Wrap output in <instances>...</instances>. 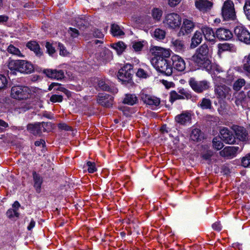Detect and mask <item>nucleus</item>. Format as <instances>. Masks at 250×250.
I'll list each match as a JSON object with an SVG mask.
<instances>
[{
  "label": "nucleus",
  "mask_w": 250,
  "mask_h": 250,
  "mask_svg": "<svg viewBox=\"0 0 250 250\" xmlns=\"http://www.w3.org/2000/svg\"><path fill=\"white\" fill-rule=\"evenodd\" d=\"M239 149V147L238 146H227L220 151V155L228 158L233 157Z\"/></svg>",
  "instance_id": "obj_20"
},
{
  "label": "nucleus",
  "mask_w": 250,
  "mask_h": 250,
  "mask_svg": "<svg viewBox=\"0 0 250 250\" xmlns=\"http://www.w3.org/2000/svg\"><path fill=\"white\" fill-rule=\"evenodd\" d=\"M184 98L181 94H179L175 91H172L170 93V99L169 100L171 103L174 102L176 100L183 99Z\"/></svg>",
  "instance_id": "obj_41"
},
{
  "label": "nucleus",
  "mask_w": 250,
  "mask_h": 250,
  "mask_svg": "<svg viewBox=\"0 0 250 250\" xmlns=\"http://www.w3.org/2000/svg\"><path fill=\"white\" fill-rule=\"evenodd\" d=\"M201 30V33L204 35L206 40L210 42L215 40V34L212 28L204 26L202 28Z\"/></svg>",
  "instance_id": "obj_25"
},
{
  "label": "nucleus",
  "mask_w": 250,
  "mask_h": 250,
  "mask_svg": "<svg viewBox=\"0 0 250 250\" xmlns=\"http://www.w3.org/2000/svg\"><path fill=\"white\" fill-rule=\"evenodd\" d=\"M7 84L6 78L3 75H0V90L5 88Z\"/></svg>",
  "instance_id": "obj_49"
},
{
  "label": "nucleus",
  "mask_w": 250,
  "mask_h": 250,
  "mask_svg": "<svg viewBox=\"0 0 250 250\" xmlns=\"http://www.w3.org/2000/svg\"><path fill=\"white\" fill-rule=\"evenodd\" d=\"M93 35L95 37L98 38H102L104 37V34L98 29H94Z\"/></svg>",
  "instance_id": "obj_60"
},
{
  "label": "nucleus",
  "mask_w": 250,
  "mask_h": 250,
  "mask_svg": "<svg viewBox=\"0 0 250 250\" xmlns=\"http://www.w3.org/2000/svg\"><path fill=\"white\" fill-rule=\"evenodd\" d=\"M138 98L135 94H126L125 95L123 103L129 105H133L137 103Z\"/></svg>",
  "instance_id": "obj_28"
},
{
  "label": "nucleus",
  "mask_w": 250,
  "mask_h": 250,
  "mask_svg": "<svg viewBox=\"0 0 250 250\" xmlns=\"http://www.w3.org/2000/svg\"><path fill=\"white\" fill-rule=\"evenodd\" d=\"M172 44L178 51H182L184 50L185 46L183 41L179 40H175L172 41Z\"/></svg>",
  "instance_id": "obj_36"
},
{
  "label": "nucleus",
  "mask_w": 250,
  "mask_h": 250,
  "mask_svg": "<svg viewBox=\"0 0 250 250\" xmlns=\"http://www.w3.org/2000/svg\"><path fill=\"white\" fill-rule=\"evenodd\" d=\"M188 83L191 88L197 93H202L209 87V83L207 81H197L193 78H190Z\"/></svg>",
  "instance_id": "obj_9"
},
{
  "label": "nucleus",
  "mask_w": 250,
  "mask_h": 250,
  "mask_svg": "<svg viewBox=\"0 0 250 250\" xmlns=\"http://www.w3.org/2000/svg\"><path fill=\"white\" fill-rule=\"evenodd\" d=\"M235 135L239 140L244 141L248 139V134L245 128L240 126L233 127Z\"/></svg>",
  "instance_id": "obj_19"
},
{
  "label": "nucleus",
  "mask_w": 250,
  "mask_h": 250,
  "mask_svg": "<svg viewBox=\"0 0 250 250\" xmlns=\"http://www.w3.org/2000/svg\"><path fill=\"white\" fill-rule=\"evenodd\" d=\"M222 15L225 21L234 20L236 18L234 6L230 0H227L222 8Z\"/></svg>",
  "instance_id": "obj_4"
},
{
  "label": "nucleus",
  "mask_w": 250,
  "mask_h": 250,
  "mask_svg": "<svg viewBox=\"0 0 250 250\" xmlns=\"http://www.w3.org/2000/svg\"><path fill=\"white\" fill-rule=\"evenodd\" d=\"M136 75L139 77L146 78L147 74L143 69L140 68L136 73Z\"/></svg>",
  "instance_id": "obj_61"
},
{
  "label": "nucleus",
  "mask_w": 250,
  "mask_h": 250,
  "mask_svg": "<svg viewBox=\"0 0 250 250\" xmlns=\"http://www.w3.org/2000/svg\"><path fill=\"white\" fill-rule=\"evenodd\" d=\"M195 53L199 55L204 56L209 58V49L206 44H203L196 50Z\"/></svg>",
  "instance_id": "obj_34"
},
{
  "label": "nucleus",
  "mask_w": 250,
  "mask_h": 250,
  "mask_svg": "<svg viewBox=\"0 0 250 250\" xmlns=\"http://www.w3.org/2000/svg\"><path fill=\"white\" fill-rule=\"evenodd\" d=\"M56 86L57 87H56V88L55 87L54 88V90H56L57 91L58 90V91H62V92L64 93L65 94H66L67 95L68 94V93H69V91L67 89H65L64 87H61V84H60L59 85Z\"/></svg>",
  "instance_id": "obj_62"
},
{
  "label": "nucleus",
  "mask_w": 250,
  "mask_h": 250,
  "mask_svg": "<svg viewBox=\"0 0 250 250\" xmlns=\"http://www.w3.org/2000/svg\"><path fill=\"white\" fill-rule=\"evenodd\" d=\"M191 120V115L188 112H183L175 117L176 121L182 125H185L188 123H190Z\"/></svg>",
  "instance_id": "obj_21"
},
{
  "label": "nucleus",
  "mask_w": 250,
  "mask_h": 250,
  "mask_svg": "<svg viewBox=\"0 0 250 250\" xmlns=\"http://www.w3.org/2000/svg\"><path fill=\"white\" fill-rule=\"evenodd\" d=\"M181 18L178 14L172 13L167 14L164 23L168 28L175 29L180 27L181 24Z\"/></svg>",
  "instance_id": "obj_8"
},
{
  "label": "nucleus",
  "mask_w": 250,
  "mask_h": 250,
  "mask_svg": "<svg viewBox=\"0 0 250 250\" xmlns=\"http://www.w3.org/2000/svg\"><path fill=\"white\" fill-rule=\"evenodd\" d=\"M225 75H226L225 71L221 73H214V80L216 84L224 83Z\"/></svg>",
  "instance_id": "obj_35"
},
{
  "label": "nucleus",
  "mask_w": 250,
  "mask_h": 250,
  "mask_svg": "<svg viewBox=\"0 0 250 250\" xmlns=\"http://www.w3.org/2000/svg\"><path fill=\"white\" fill-rule=\"evenodd\" d=\"M195 53L192 57L191 60L200 67L209 71L211 69L212 65L208 57L199 55Z\"/></svg>",
  "instance_id": "obj_7"
},
{
  "label": "nucleus",
  "mask_w": 250,
  "mask_h": 250,
  "mask_svg": "<svg viewBox=\"0 0 250 250\" xmlns=\"http://www.w3.org/2000/svg\"><path fill=\"white\" fill-rule=\"evenodd\" d=\"M244 10L248 19L250 20V0H247L244 6Z\"/></svg>",
  "instance_id": "obj_46"
},
{
  "label": "nucleus",
  "mask_w": 250,
  "mask_h": 250,
  "mask_svg": "<svg viewBox=\"0 0 250 250\" xmlns=\"http://www.w3.org/2000/svg\"><path fill=\"white\" fill-rule=\"evenodd\" d=\"M110 31L112 35L114 37L125 35V33L122 31L120 27L115 23L111 24Z\"/></svg>",
  "instance_id": "obj_33"
},
{
  "label": "nucleus",
  "mask_w": 250,
  "mask_h": 250,
  "mask_svg": "<svg viewBox=\"0 0 250 250\" xmlns=\"http://www.w3.org/2000/svg\"><path fill=\"white\" fill-rule=\"evenodd\" d=\"M163 12L161 9L158 8H154L152 10V16L154 19L159 21L160 20Z\"/></svg>",
  "instance_id": "obj_37"
},
{
  "label": "nucleus",
  "mask_w": 250,
  "mask_h": 250,
  "mask_svg": "<svg viewBox=\"0 0 250 250\" xmlns=\"http://www.w3.org/2000/svg\"><path fill=\"white\" fill-rule=\"evenodd\" d=\"M27 129L34 135L40 136L43 132L40 123H37L34 125H28L27 126Z\"/></svg>",
  "instance_id": "obj_24"
},
{
  "label": "nucleus",
  "mask_w": 250,
  "mask_h": 250,
  "mask_svg": "<svg viewBox=\"0 0 250 250\" xmlns=\"http://www.w3.org/2000/svg\"><path fill=\"white\" fill-rule=\"evenodd\" d=\"M216 36L219 40H228L232 38L233 34L229 29L220 28L216 30Z\"/></svg>",
  "instance_id": "obj_18"
},
{
  "label": "nucleus",
  "mask_w": 250,
  "mask_h": 250,
  "mask_svg": "<svg viewBox=\"0 0 250 250\" xmlns=\"http://www.w3.org/2000/svg\"><path fill=\"white\" fill-rule=\"evenodd\" d=\"M196 7L202 12H207L211 9L213 3L208 0H196L195 1Z\"/></svg>",
  "instance_id": "obj_17"
},
{
  "label": "nucleus",
  "mask_w": 250,
  "mask_h": 250,
  "mask_svg": "<svg viewBox=\"0 0 250 250\" xmlns=\"http://www.w3.org/2000/svg\"><path fill=\"white\" fill-rule=\"evenodd\" d=\"M154 37L158 39L162 40L165 37V32L160 29H156L154 33Z\"/></svg>",
  "instance_id": "obj_43"
},
{
  "label": "nucleus",
  "mask_w": 250,
  "mask_h": 250,
  "mask_svg": "<svg viewBox=\"0 0 250 250\" xmlns=\"http://www.w3.org/2000/svg\"><path fill=\"white\" fill-rule=\"evenodd\" d=\"M86 165L88 167V171L89 173H94L96 171L97 169L95 167V164L94 162L88 161L86 163Z\"/></svg>",
  "instance_id": "obj_51"
},
{
  "label": "nucleus",
  "mask_w": 250,
  "mask_h": 250,
  "mask_svg": "<svg viewBox=\"0 0 250 250\" xmlns=\"http://www.w3.org/2000/svg\"><path fill=\"white\" fill-rule=\"evenodd\" d=\"M221 140L222 139L220 137H215L212 140L213 147L217 150H220L224 146L223 144L221 142Z\"/></svg>",
  "instance_id": "obj_38"
},
{
  "label": "nucleus",
  "mask_w": 250,
  "mask_h": 250,
  "mask_svg": "<svg viewBox=\"0 0 250 250\" xmlns=\"http://www.w3.org/2000/svg\"><path fill=\"white\" fill-rule=\"evenodd\" d=\"M171 63L173 68L179 71H183L186 68V63L184 60L178 55H173L170 58Z\"/></svg>",
  "instance_id": "obj_13"
},
{
  "label": "nucleus",
  "mask_w": 250,
  "mask_h": 250,
  "mask_svg": "<svg viewBox=\"0 0 250 250\" xmlns=\"http://www.w3.org/2000/svg\"><path fill=\"white\" fill-rule=\"evenodd\" d=\"M178 93L184 97L183 99L189 100L192 98L191 94L184 89L179 90Z\"/></svg>",
  "instance_id": "obj_47"
},
{
  "label": "nucleus",
  "mask_w": 250,
  "mask_h": 250,
  "mask_svg": "<svg viewBox=\"0 0 250 250\" xmlns=\"http://www.w3.org/2000/svg\"><path fill=\"white\" fill-rule=\"evenodd\" d=\"M45 47L47 49V51L49 55H52L55 52V49L54 47L52 46V45L49 42H46L45 44Z\"/></svg>",
  "instance_id": "obj_54"
},
{
  "label": "nucleus",
  "mask_w": 250,
  "mask_h": 250,
  "mask_svg": "<svg viewBox=\"0 0 250 250\" xmlns=\"http://www.w3.org/2000/svg\"><path fill=\"white\" fill-rule=\"evenodd\" d=\"M242 165L244 167L250 166V154L247 155L243 158L242 160Z\"/></svg>",
  "instance_id": "obj_53"
},
{
  "label": "nucleus",
  "mask_w": 250,
  "mask_h": 250,
  "mask_svg": "<svg viewBox=\"0 0 250 250\" xmlns=\"http://www.w3.org/2000/svg\"><path fill=\"white\" fill-rule=\"evenodd\" d=\"M43 73L47 77L58 80H62L64 77V72L62 70L45 69L43 70Z\"/></svg>",
  "instance_id": "obj_15"
},
{
  "label": "nucleus",
  "mask_w": 250,
  "mask_h": 250,
  "mask_svg": "<svg viewBox=\"0 0 250 250\" xmlns=\"http://www.w3.org/2000/svg\"><path fill=\"white\" fill-rule=\"evenodd\" d=\"M97 102L104 107L109 108L113 104V97L106 94H99Z\"/></svg>",
  "instance_id": "obj_12"
},
{
  "label": "nucleus",
  "mask_w": 250,
  "mask_h": 250,
  "mask_svg": "<svg viewBox=\"0 0 250 250\" xmlns=\"http://www.w3.org/2000/svg\"><path fill=\"white\" fill-rule=\"evenodd\" d=\"M133 74V65L126 64L119 70L118 77L123 82L129 83L132 81Z\"/></svg>",
  "instance_id": "obj_6"
},
{
  "label": "nucleus",
  "mask_w": 250,
  "mask_h": 250,
  "mask_svg": "<svg viewBox=\"0 0 250 250\" xmlns=\"http://www.w3.org/2000/svg\"><path fill=\"white\" fill-rule=\"evenodd\" d=\"M154 57L151 59L152 64L160 73L166 76L171 75L173 67L170 59V50L159 46H154L150 50Z\"/></svg>",
  "instance_id": "obj_1"
},
{
  "label": "nucleus",
  "mask_w": 250,
  "mask_h": 250,
  "mask_svg": "<svg viewBox=\"0 0 250 250\" xmlns=\"http://www.w3.org/2000/svg\"><path fill=\"white\" fill-rule=\"evenodd\" d=\"M32 175L34 182V188L36 192L38 193H40L41 192V186L43 182L42 178L36 171H33Z\"/></svg>",
  "instance_id": "obj_22"
},
{
  "label": "nucleus",
  "mask_w": 250,
  "mask_h": 250,
  "mask_svg": "<svg viewBox=\"0 0 250 250\" xmlns=\"http://www.w3.org/2000/svg\"><path fill=\"white\" fill-rule=\"evenodd\" d=\"M26 47L30 50L34 51L35 54L38 56H41L42 52L41 51L39 44L36 41H30L27 43Z\"/></svg>",
  "instance_id": "obj_26"
},
{
  "label": "nucleus",
  "mask_w": 250,
  "mask_h": 250,
  "mask_svg": "<svg viewBox=\"0 0 250 250\" xmlns=\"http://www.w3.org/2000/svg\"><path fill=\"white\" fill-rule=\"evenodd\" d=\"M63 97L62 95H53L50 98V101L53 103L62 102Z\"/></svg>",
  "instance_id": "obj_52"
},
{
  "label": "nucleus",
  "mask_w": 250,
  "mask_h": 250,
  "mask_svg": "<svg viewBox=\"0 0 250 250\" xmlns=\"http://www.w3.org/2000/svg\"><path fill=\"white\" fill-rule=\"evenodd\" d=\"M243 68L245 71L250 73V54L245 58Z\"/></svg>",
  "instance_id": "obj_45"
},
{
  "label": "nucleus",
  "mask_w": 250,
  "mask_h": 250,
  "mask_svg": "<svg viewBox=\"0 0 250 250\" xmlns=\"http://www.w3.org/2000/svg\"><path fill=\"white\" fill-rule=\"evenodd\" d=\"M195 27L194 23L189 20L185 19L183 21V24L178 33L179 36L188 35L190 33Z\"/></svg>",
  "instance_id": "obj_11"
},
{
  "label": "nucleus",
  "mask_w": 250,
  "mask_h": 250,
  "mask_svg": "<svg viewBox=\"0 0 250 250\" xmlns=\"http://www.w3.org/2000/svg\"><path fill=\"white\" fill-rule=\"evenodd\" d=\"M214 92L218 99H230L231 97V88L222 83H216L214 87Z\"/></svg>",
  "instance_id": "obj_5"
},
{
  "label": "nucleus",
  "mask_w": 250,
  "mask_h": 250,
  "mask_svg": "<svg viewBox=\"0 0 250 250\" xmlns=\"http://www.w3.org/2000/svg\"><path fill=\"white\" fill-rule=\"evenodd\" d=\"M58 126L59 129L61 130H64L65 131H70L72 129L71 126L67 125L65 123H60L58 124Z\"/></svg>",
  "instance_id": "obj_59"
},
{
  "label": "nucleus",
  "mask_w": 250,
  "mask_h": 250,
  "mask_svg": "<svg viewBox=\"0 0 250 250\" xmlns=\"http://www.w3.org/2000/svg\"><path fill=\"white\" fill-rule=\"evenodd\" d=\"M7 51L10 53L17 55L18 56H21V57L23 56L22 55L20 51L19 50V49L18 48L15 47L13 45L11 44L8 46V47L7 48Z\"/></svg>",
  "instance_id": "obj_42"
},
{
  "label": "nucleus",
  "mask_w": 250,
  "mask_h": 250,
  "mask_svg": "<svg viewBox=\"0 0 250 250\" xmlns=\"http://www.w3.org/2000/svg\"><path fill=\"white\" fill-rule=\"evenodd\" d=\"M202 41V33L201 32L197 31L191 38L190 47L194 48L197 47Z\"/></svg>",
  "instance_id": "obj_27"
},
{
  "label": "nucleus",
  "mask_w": 250,
  "mask_h": 250,
  "mask_svg": "<svg viewBox=\"0 0 250 250\" xmlns=\"http://www.w3.org/2000/svg\"><path fill=\"white\" fill-rule=\"evenodd\" d=\"M198 106L202 109H211L212 107V102L209 99L204 98L198 104Z\"/></svg>",
  "instance_id": "obj_32"
},
{
  "label": "nucleus",
  "mask_w": 250,
  "mask_h": 250,
  "mask_svg": "<svg viewBox=\"0 0 250 250\" xmlns=\"http://www.w3.org/2000/svg\"><path fill=\"white\" fill-rule=\"evenodd\" d=\"M212 228L214 230L220 231L221 229L220 224L219 223H215L212 225Z\"/></svg>",
  "instance_id": "obj_64"
},
{
  "label": "nucleus",
  "mask_w": 250,
  "mask_h": 250,
  "mask_svg": "<svg viewBox=\"0 0 250 250\" xmlns=\"http://www.w3.org/2000/svg\"><path fill=\"white\" fill-rule=\"evenodd\" d=\"M99 57L103 61H109L112 59V52L108 49H103L99 53Z\"/></svg>",
  "instance_id": "obj_29"
},
{
  "label": "nucleus",
  "mask_w": 250,
  "mask_h": 250,
  "mask_svg": "<svg viewBox=\"0 0 250 250\" xmlns=\"http://www.w3.org/2000/svg\"><path fill=\"white\" fill-rule=\"evenodd\" d=\"M181 0H169L168 4L171 7H174L179 4Z\"/></svg>",
  "instance_id": "obj_63"
},
{
  "label": "nucleus",
  "mask_w": 250,
  "mask_h": 250,
  "mask_svg": "<svg viewBox=\"0 0 250 250\" xmlns=\"http://www.w3.org/2000/svg\"><path fill=\"white\" fill-rule=\"evenodd\" d=\"M68 33L70 34V36L73 38H76L79 35V31L77 29L72 27L69 28Z\"/></svg>",
  "instance_id": "obj_57"
},
{
  "label": "nucleus",
  "mask_w": 250,
  "mask_h": 250,
  "mask_svg": "<svg viewBox=\"0 0 250 250\" xmlns=\"http://www.w3.org/2000/svg\"><path fill=\"white\" fill-rule=\"evenodd\" d=\"M76 22L77 25L80 28L85 26L87 22L85 20L82 18H78L77 20H76Z\"/></svg>",
  "instance_id": "obj_56"
},
{
  "label": "nucleus",
  "mask_w": 250,
  "mask_h": 250,
  "mask_svg": "<svg viewBox=\"0 0 250 250\" xmlns=\"http://www.w3.org/2000/svg\"><path fill=\"white\" fill-rule=\"evenodd\" d=\"M213 153L211 150H208L202 155V157L205 160H209L212 156Z\"/></svg>",
  "instance_id": "obj_58"
},
{
  "label": "nucleus",
  "mask_w": 250,
  "mask_h": 250,
  "mask_svg": "<svg viewBox=\"0 0 250 250\" xmlns=\"http://www.w3.org/2000/svg\"><path fill=\"white\" fill-rule=\"evenodd\" d=\"M201 131L199 129L194 128L190 134V138L194 141H198L200 140Z\"/></svg>",
  "instance_id": "obj_40"
},
{
  "label": "nucleus",
  "mask_w": 250,
  "mask_h": 250,
  "mask_svg": "<svg viewBox=\"0 0 250 250\" xmlns=\"http://www.w3.org/2000/svg\"><path fill=\"white\" fill-rule=\"evenodd\" d=\"M220 138L226 143L233 144L235 142V137L228 128L224 127L220 131Z\"/></svg>",
  "instance_id": "obj_14"
},
{
  "label": "nucleus",
  "mask_w": 250,
  "mask_h": 250,
  "mask_svg": "<svg viewBox=\"0 0 250 250\" xmlns=\"http://www.w3.org/2000/svg\"><path fill=\"white\" fill-rule=\"evenodd\" d=\"M31 92V90L27 86L16 85L11 88V96L13 99L22 100L28 98Z\"/></svg>",
  "instance_id": "obj_3"
},
{
  "label": "nucleus",
  "mask_w": 250,
  "mask_h": 250,
  "mask_svg": "<svg viewBox=\"0 0 250 250\" xmlns=\"http://www.w3.org/2000/svg\"><path fill=\"white\" fill-rule=\"evenodd\" d=\"M42 130L43 132L49 131L53 128L52 124L50 122H44L40 123Z\"/></svg>",
  "instance_id": "obj_44"
},
{
  "label": "nucleus",
  "mask_w": 250,
  "mask_h": 250,
  "mask_svg": "<svg viewBox=\"0 0 250 250\" xmlns=\"http://www.w3.org/2000/svg\"><path fill=\"white\" fill-rule=\"evenodd\" d=\"M6 214L9 218H11L14 216L18 217L19 216V213L17 212V210L15 209H8L6 212Z\"/></svg>",
  "instance_id": "obj_50"
},
{
  "label": "nucleus",
  "mask_w": 250,
  "mask_h": 250,
  "mask_svg": "<svg viewBox=\"0 0 250 250\" xmlns=\"http://www.w3.org/2000/svg\"><path fill=\"white\" fill-rule=\"evenodd\" d=\"M8 67L10 71L8 72V76L16 74V71L21 73L30 74L34 71L33 65L25 60H11L9 62Z\"/></svg>",
  "instance_id": "obj_2"
},
{
  "label": "nucleus",
  "mask_w": 250,
  "mask_h": 250,
  "mask_svg": "<svg viewBox=\"0 0 250 250\" xmlns=\"http://www.w3.org/2000/svg\"><path fill=\"white\" fill-rule=\"evenodd\" d=\"M111 46L116 51L118 55H121L126 48V45L123 42H119L117 43H112Z\"/></svg>",
  "instance_id": "obj_31"
},
{
  "label": "nucleus",
  "mask_w": 250,
  "mask_h": 250,
  "mask_svg": "<svg viewBox=\"0 0 250 250\" xmlns=\"http://www.w3.org/2000/svg\"><path fill=\"white\" fill-rule=\"evenodd\" d=\"M225 80L224 83H231L234 79L233 75L229 71L226 72V75L225 76Z\"/></svg>",
  "instance_id": "obj_48"
},
{
  "label": "nucleus",
  "mask_w": 250,
  "mask_h": 250,
  "mask_svg": "<svg viewBox=\"0 0 250 250\" xmlns=\"http://www.w3.org/2000/svg\"><path fill=\"white\" fill-rule=\"evenodd\" d=\"M143 46V44L141 42H137L133 44L132 47L136 51H139L142 50Z\"/></svg>",
  "instance_id": "obj_55"
},
{
  "label": "nucleus",
  "mask_w": 250,
  "mask_h": 250,
  "mask_svg": "<svg viewBox=\"0 0 250 250\" xmlns=\"http://www.w3.org/2000/svg\"><path fill=\"white\" fill-rule=\"evenodd\" d=\"M218 47L219 52L226 51H234L235 50V45L232 43H220L218 44Z\"/></svg>",
  "instance_id": "obj_30"
},
{
  "label": "nucleus",
  "mask_w": 250,
  "mask_h": 250,
  "mask_svg": "<svg viewBox=\"0 0 250 250\" xmlns=\"http://www.w3.org/2000/svg\"><path fill=\"white\" fill-rule=\"evenodd\" d=\"M234 33L240 41L250 44V32L246 28L238 26L234 29Z\"/></svg>",
  "instance_id": "obj_10"
},
{
  "label": "nucleus",
  "mask_w": 250,
  "mask_h": 250,
  "mask_svg": "<svg viewBox=\"0 0 250 250\" xmlns=\"http://www.w3.org/2000/svg\"><path fill=\"white\" fill-rule=\"evenodd\" d=\"M140 98L144 103L148 105L157 106L160 103V100L159 98L145 94L144 92L141 93Z\"/></svg>",
  "instance_id": "obj_16"
},
{
  "label": "nucleus",
  "mask_w": 250,
  "mask_h": 250,
  "mask_svg": "<svg viewBox=\"0 0 250 250\" xmlns=\"http://www.w3.org/2000/svg\"><path fill=\"white\" fill-rule=\"evenodd\" d=\"M98 88L102 91H105L110 92H117V89H114L113 87L109 85L108 82L103 80H100L98 83Z\"/></svg>",
  "instance_id": "obj_23"
},
{
  "label": "nucleus",
  "mask_w": 250,
  "mask_h": 250,
  "mask_svg": "<svg viewBox=\"0 0 250 250\" xmlns=\"http://www.w3.org/2000/svg\"><path fill=\"white\" fill-rule=\"evenodd\" d=\"M245 84V81L243 79H239L233 84V88L235 91H239Z\"/></svg>",
  "instance_id": "obj_39"
}]
</instances>
